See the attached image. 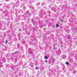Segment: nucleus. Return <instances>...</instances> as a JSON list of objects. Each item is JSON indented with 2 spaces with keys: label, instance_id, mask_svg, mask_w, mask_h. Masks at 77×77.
Returning a JSON list of instances; mask_svg holds the SVG:
<instances>
[{
  "label": "nucleus",
  "instance_id": "nucleus-1",
  "mask_svg": "<svg viewBox=\"0 0 77 77\" xmlns=\"http://www.w3.org/2000/svg\"><path fill=\"white\" fill-rule=\"evenodd\" d=\"M56 27H59V24L58 23L57 24Z\"/></svg>",
  "mask_w": 77,
  "mask_h": 77
},
{
  "label": "nucleus",
  "instance_id": "nucleus-2",
  "mask_svg": "<svg viewBox=\"0 0 77 77\" xmlns=\"http://www.w3.org/2000/svg\"><path fill=\"white\" fill-rule=\"evenodd\" d=\"M45 58L46 59H48V57L46 56H45Z\"/></svg>",
  "mask_w": 77,
  "mask_h": 77
},
{
  "label": "nucleus",
  "instance_id": "nucleus-3",
  "mask_svg": "<svg viewBox=\"0 0 77 77\" xmlns=\"http://www.w3.org/2000/svg\"><path fill=\"white\" fill-rule=\"evenodd\" d=\"M66 64L67 65H68L69 64V63L68 62H66Z\"/></svg>",
  "mask_w": 77,
  "mask_h": 77
},
{
  "label": "nucleus",
  "instance_id": "nucleus-4",
  "mask_svg": "<svg viewBox=\"0 0 77 77\" xmlns=\"http://www.w3.org/2000/svg\"><path fill=\"white\" fill-rule=\"evenodd\" d=\"M35 69H36V70H38V67H35Z\"/></svg>",
  "mask_w": 77,
  "mask_h": 77
},
{
  "label": "nucleus",
  "instance_id": "nucleus-5",
  "mask_svg": "<svg viewBox=\"0 0 77 77\" xmlns=\"http://www.w3.org/2000/svg\"><path fill=\"white\" fill-rule=\"evenodd\" d=\"M60 21H61V22H63V20L62 19Z\"/></svg>",
  "mask_w": 77,
  "mask_h": 77
},
{
  "label": "nucleus",
  "instance_id": "nucleus-6",
  "mask_svg": "<svg viewBox=\"0 0 77 77\" xmlns=\"http://www.w3.org/2000/svg\"><path fill=\"white\" fill-rule=\"evenodd\" d=\"M8 42V41L6 40V42L5 43V44H7V43Z\"/></svg>",
  "mask_w": 77,
  "mask_h": 77
},
{
  "label": "nucleus",
  "instance_id": "nucleus-7",
  "mask_svg": "<svg viewBox=\"0 0 77 77\" xmlns=\"http://www.w3.org/2000/svg\"><path fill=\"white\" fill-rule=\"evenodd\" d=\"M45 62H46V63H47V61L45 60Z\"/></svg>",
  "mask_w": 77,
  "mask_h": 77
},
{
  "label": "nucleus",
  "instance_id": "nucleus-8",
  "mask_svg": "<svg viewBox=\"0 0 77 77\" xmlns=\"http://www.w3.org/2000/svg\"><path fill=\"white\" fill-rule=\"evenodd\" d=\"M68 38H70V37L68 36Z\"/></svg>",
  "mask_w": 77,
  "mask_h": 77
},
{
  "label": "nucleus",
  "instance_id": "nucleus-9",
  "mask_svg": "<svg viewBox=\"0 0 77 77\" xmlns=\"http://www.w3.org/2000/svg\"><path fill=\"white\" fill-rule=\"evenodd\" d=\"M61 47H63V46H61Z\"/></svg>",
  "mask_w": 77,
  "mask_h": 77
},
{
  "label": "nucleus",
  "instance_id": "nucleus-10",
  "mask_svg": "<svg viewBox=\"0 0 77 77\" xmlns=\"http://www.w3.org/2000/svg\"><path fill=\"white\" fill-rule=\"evenodd\" d=\"M76 45H77V43H76Z\"/></svg>",
  "mask_w": 77,
  "mask_h": 77
},
{
  "label": "nucleus",
  "instance_id": "nucleus-11",
  "mask_svg": "<svg viewBox=\"0 0 77 77\" xmlns=\"http://www.w3.org/2000/svg\"><path fill=\"white\" fill-rule=\"evenodd\" d=\"M59 50H60V49H59Z\"/></svg>",
  "mask_w": 77,
  "mask_h": 77
}]
</instances>
